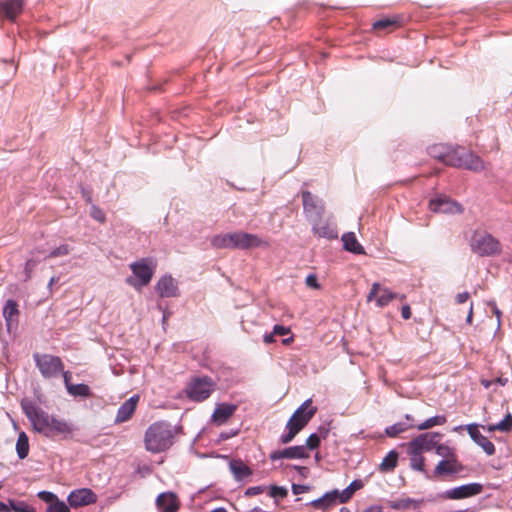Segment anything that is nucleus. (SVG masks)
Returning a JSON list of instances; mask_svg holds the SVG:
<instances>
[{"mask_svg": "<svg viewBox=\"0 0 512 512\" xmlns=\"http://www.w3.org/2000/svg\"><path fill=\"white\" fill-rule=\"evenodd\" d=\"M407 452L410 455V467L413 470L426 473L424 457L421 455V453L419 451H417L416 449L412 448L408 444H407Z\"/></svg>", "mask_w": 512, "mask_h": 512, "instance_id": "nucleus-29", "label": "nucleus"}, {"mask_svg": "<svg viewBox=\"0 0 512 512\" xmlns=\"http://www.w3.org/2000/svg\"><path fill=\"white\" fill-rule=\"evenodd\" d=\"M397 23L398 22L395 19H389V18L379 19L373 23V28L375 30L386 29L391 26H396Z\"/></svg>", "mask_w": 512, "mask_h": 512, "instance_id": "nucleus-43", "label": "nucleus"}, {"mask_svg": "<svg viewBox=\"0 0 512 512\" xmlns=\"http://www.w3.org/2000/svg\"><path fill=\"white\" fill-rule=\"evenodd\" d=\"M263 492H264L263 486H253V487H249L246 489L245 495L246 496H255V495H259Z\"/></svg>", "mask_w": 512, "mask_h": 512, "instance_id": "nucleus-54", "label": "nucleus"}, {"mask_svg": "<svg viewBox=\"0 0 512 512\" xmlns=\"http://www.w3.org/2000/svg\"><path fill=\"white\" fill-rule=\"evenodd\" d=\"M464 466L457 459H443L433 470V477H442L452 474H459Z\"/></svg>", "mask_w": 512, "mask_h": 512, "instance_id": "nucleus-18", "label": "nucleus"}, {"mask_svg": "<svg viewBox=\"0 0 512 512\" xmlns=\"http://www.w3.org/2000/svg\"><path fill=\"white\" fill-rule=\"evenodd\" d=\"M442 437L441 433L438 432H426L418 435L413 438L408 445L412 448L416 449L420 453L423 451H430L432 449H436L440 438Z\"/></svg>", "mask_w": 512, "mask_h": 512, "instance_id": "nucleus-13", "label": "nucleus"}, {"mask_svg": "<svg viewBox=\"0 0 512 512\" xmlns=\"http://www.w3.org/2000/svg\"><path fill=\"white\" fill-rule=\"evenodd\" d=\"M497 428L501 432H510L512 430V415L508 413L502 421L497 423Z\"/></svg>", "mask_w": 512, "mask_h": 512, "instance_id": "nucleus-44", "label": "nucleus"}, {"mask_svg": "<svg viewBox=\"0 0 512 512\" xmlns=\"http://www.w3.org/2000/svg\"><path fill=\"white\" fill-rule=\"evenodd\" d=\"M320 443H321L320 435H318L316 433H312L309 435V437L306 440L305 448L306 449L308 448L310 450H315L320 446Z\"/></svg>", "mask_w": 512, "mask_h": 512, "instance_id": "nucleus-45", "label": "nucleus"}, {"mask_svg": "<svg viewBox=\"0 0 512 512\" xmlns=\"http://www.w3.org/2000/svg\"><path fill=\"white\" fill-rule=\"evenodd\" d=\"M363 512H384V511H383V508L381 506L373 505V506H369L366 509H364Z\"/></svg>", "mask_w": 512, "mask_h": 512, "instance_id": "nucleus-63", "label": "nucleus"}, {"mask_svg": "<svg viewBox=\"0 0 512 512\" xmlns=\"http://www.w3.org/2000/svg\"><path fill=\"white\" fill-rule=\"evenodd\" d=\"M231 243L230 233L219 234L211 239V245L217 249H231Z\"/></svg>", "mask_w": 512, "mask_h": 512, "instance_id": "nucleus-34", "label": "nucleus"}, {"mask_svg": "<svg viewBox=\"0 0 512 512\" xmlns=\"http://www.w3.org/2000/svg\"><path fill=\"white\" fill-rule=\"evenodd\" d=\"M488 305L491 307L493 314L497 317V327L499 328L500 324H501L500 319H501L502 312L497 307L495 301H489Z\"/></svg>", "mask_w": 512, "mask_h": 512, "instance_id": "nucleus-52", "label": "nucleus"}, {"mask_svg": "<svg viewBox=\"0 0 512 512\" xmlns=\"http://www.w3.org/2000/svg\"><path fill=\"white\" fill-rule=\"evenodd\" d=\"M231 249H251L267 246L268 243L256 234L246 233L242 231L230 233Z\"/></svg>", "mask_w": 512, "mask_h": 512, "instance_id": "nucleus-9", "label": "nucleus"}, {"mask_svg": "<svg viewBox=\"0 0 512 512\" xmlns=\"http://www.w3.org/2000/svg\"><path fill=\"white\" fill-rule=\"evenodd\" d=\"M339 502V491L337 489L326 492L320 498L312 500L309 505L315 509L327 510Z\"/></svg>", "mask_w": 512, "mask_h": 512, "instance_id": "nucleus-24", "label": "nucleus"}, {"mask_svg": "<svg viewBox=\"0 0 512 512\" xmlns=\"http://www.w3.org/2000/svg\"><path fill=\"white\" fill-rule=\"evenodd\" d=\"M129 267L133 276L128 277L126 283L140 290L150 283L156 269V262L153 258L146 257L132 262Z\"/></svg>", "mask_w": 512, "mask_h": 512, "instance_id": "nucleus-3", "label": "nucleus"}, {"mask_svg": "<svg viewBox=\"0 0 512 512\" xmlns=\"http://www.w3.org/2000/svg\"><path fill=\"white\" fill-rule=\"evenodd\" d=\"M451 167L463 168L473 172H480L485 168L483 160L478 155L462 147H457Z\"/></svg>", "mask_w": 512, "mask_h": 512, "instance_id": "nucleus-7", "label": "nucleus"}, {"mask_svg": "<svg viewBox=\"0 0 512 512\" xmlns=\"http://www.w3.org/2000/svg\"><path fill=\"white\" fill-rule=\"evenodd\" d=\"M139 397L131 396L119 408L116 414L115 423H123L128 421L135 412Z\"/></svg>", "mask_w": 512, "mask_h": 512, "instance_id": "nucleus-23", "label": "nucleus"}, {"mask_svg": "<svg viewBox=\"0 0 512 512\" xmlns=\"http://www.w3.org/2000/svg\"><path fill=\"white\" fill-rule=\"evenodd\" d=\"M401 315L403 319L408 320L411 317V308L408 304H405L401 308Z\"/></svg>", "mask_w": 512, "mask_h": 512, "instance_id": "nucleus-58", "label": "nucleus"}, {"mask_svg": "<svg viewBox=\"0 0 512 512\" xmlns=\"http://www.w3.org/2000/svg\"><path fill=\"white\" fill-rule=\"evenodd\" d=\"M156 506L160 512H177L180 508V503L175 493L164 492L158 495Z\"/></svg>", "mask_w": 512, "mask_h": 512, "instance_id": "nucleus-20", "label": "nucleus"}, {"mask_svg": "<svg viewBox=\"0 0 512 512\" xmlns=\"http://www.w3.org/2000/svg\"><path fill=\"white\" fill-rule=\"evenodd\" d=\"M381 295L376 299V305L378 307H385L387 306L392 300L398 298V293L392 292L388 288H382Z\"/></svg>", "mask_w": 512, "mask_h": 512, "instance_id": "nucleus-35", "label": "nucleus"}, {"mask_svg": "<svg viewBox=\"0 0 512 512\" xmlns=\"http://www.w3.org/2000/svg\"><path fill=\"white\" fill-rule=\"evenodd\" d=\"M90 216L99 223H104L106 221L104 211L95 204H92L90 207Z\"/></svg>", "mask_w": 512, "mask_h": 512, "instance_id": "nucleus-42", "label": "nucleus"}, {"mask_svg": "<svg viewBox=\"0 0 512 512\" xmlns=\"http://www.w3.org/2000/svg\"><path fill=\"white\" fill-rule=\"evenodd\" d=\"M447 422V418L444 415H436L433 416L427 420H425L423 423L419 424L417 426L418 430H427L431 427L437 426V425H443Z\"/></svg>", "mask_w": 512, "mask_h": 512, "instance_id": "nucleus-36", "label": "nucleus"}, {"mask_svg": "<svg viewBox=\"0 0 512 512\" xmlns=\"http://www.w3.org/2000/svg\"><path fill=\"white\" fill-rule=\"evenodd\" d=\"M479 427L480 425L476 423H471L465 426L471 439L480 446L488 456H491L495 454V446L487 437L481 434Z\"/></svg>", "mask_w": 512, "mask_h": 512, "instance_id": "nucleus-16", "label": "nucleus"}, {"mask_svg": "<svg viewBox=\"0 0 512 512\" xmlns=\"http://www.w3.org/2000/svg\"><path fill=\"white\" fill-rule=\"evenodd\" d=\"M435 452L437 455L442 456L444 459H457L455 449L446 444L438 443Z\"/></svg>", "mask_w": 512, "mask_h": 512, "instance_id": "nucleus-37", "label": "nucleus"}, {"mask_svg": "<svg viewBox=\"0 0 512 512\" xmlns=\"http://www.w3.org/2000/svg\"><path fill=\"white\" fill-rule=\"evenodd\" d=\"M81 194H82V197L84 198V200L86 201V203H91L92 202V195H91V191L85 189V188H82L81 189Z\"/></svg>", "mask_w": 512, "mask_h": 512, "instance_id": "nucleus-61", "label": "nucleus"}, {"mask_svg": "<svg viewBox=\"0 0 512 512\" xmlns=\"http://www.w3.org/2000/svg\"><path fill=\"white\" fill-rule=\"evenodd\" d=\"M236 410H237L236 404H231V403L218 404L212 414L213 423H215L218 426L225 424L228 421V419L235 413Z\"/></svg>", "mask_w": 512, "mask_h": 512, "instance_id": "nucleus-21", "label": "nucleus"}, {"mask_svg": "<svg viewBox=\"0 0 512 512\" xmlns=\"http://www.w3.org/2000/svg\"><path fill=\"white\" fill-rule=\"evenodd\" d=\"M176 429L169 422L158 421L151 424L144 435L147 451L160 453L168 450L174 443Z\"/></svg>", "mask_w": 512, "mask_h": 512, "instance_id": "nucleus-2", "label": "nucleus"}, {"mask_svg": "<svg viewBox=\"0 0 512 512\" xmlns=\"http://www.w3.org/2000/svg\"><path fill=\"white\" fill-rule=\"evenodd\" d=\"M364 486V483L362 480L355 479L353 480L341 493L339 492V503H346L348 502L353 494L362 489Z\"/></svg>", "mask_w": 512, "mask_h": 512, "instance_id": "nucleus-30", "label": "nucleus"}, {"mask_svg": "<svg viewBox=\"0 0 512 512\" xmlns=\"http://www.w3.org/2000/svg\"><path fill=\"white\" fill-rule=\"evenodd\" d=\"M309 489H310V487L307 485H302V484H293L292 485V493L294 495H299V494L305 493V492L309 491Z\"/></svg>", "mask_w": 512, "mask_h": 512, "instance_id": "nucleus-55", "label": "nucleus"}, {"mask_svg": "<svg viewBox=\"0 0 512 512\" xmlns=\"http://www.w3.org/2000/svg\"><path fill=\"white\" fill-rule=\"evenodd\" d=\"M36 265H37V262L35 260H33V259H29L25 263V267H24L25 278H24V281H28L31 278L32 272L35 269Z\"/></svg>", "mask_w": 512, "mask_h": 512, "instance_id": "nucleus-49", "label": "nucleus"}, {"mask_svg": "<svg viewBox=\"0 0 512 512\" xmlns=\"http://www.w3.org/2000/svg\"><path fill=\"white\" fill-rule=\"evenodd\" d=\"M216 383L209 376L194 377L186 387V394L190 400L202 402L215 391Z\"/></svg>", "mask_w": 512, "mask_h": 512, "instance_id": "nucleus-5", "label": "nucleus"}, {"mask_svg": "<svg viewBox=\"0 0 512 512\" xmlns=\"http://www.w3.org/2000/svg\"><path fill=\"white\" fill-rule=\"evenodd\" d=\"M470 248L480 257L497 256L502 251L499 240L486 231H474L470 239Z\"/></svg>", "mask_w": 512, "mask_h": 512, "instance_id": "nucleus-4", "label": "nucleus"}, {"mask_svg": "<svg viewBox=\"0 0 512 512\" xmlns=\"http://www.w3.org/2000/svg\"><path fill=\"white\" fill-rule=\"evenodd\" d=\"M33 358L37 368L44 378H55L64 370V364L58 356L35 353Z\"/></svg>", "mask_w": 512, "mask_h": 512, "instance_id": "nucleus-6", "label": "nucleus"}, {"mask_svg": "<svg viewBox=\"0 0 512 512\" xmlns=\"http://www.w3.org/2000/svg\"><path fill=\"white\" fill-rule=\"evenodd\" d=\"M312 223V231L315 235L320 238H325L328 240H333L338 238V231L335 224L330 222L322 223L321 220L311 222Z\"/></svg>", "mask_w": 512, "mask_h": 512, "instance_id": "nucleus-22", "label": "nucleus"}, {"mask_svg": "<svg viewBox=\"0 0 512 512\" xmlns=\"http://www.w3.org/2000/svg\"><path fill=\"white\" fill-rule=\"evenodd\" d=\"M429 209L432 212L443 214H461L463 212L462 205L446 195H437L430 199Z\"/></svg>", "mask_w": 512, "mask_h": 512, "instance_id": "nucleus-10", "label": "nucleus"}, {"mask_svg": "<svg viewBox=\"0 0 512 512\" xmlns=\"http://www.w3.org/2000/svg\"><path fill=\"white\" fill-rule=\"evenodd\" d=\"M398 457V452L395 450H391L380 463L379 471L382 473L393 471L397 466Z\"/></svg>", "mask_w": 512, "mask_h": 512, "instance_id": "nucleus-31", "label": "nucleus"}, {"mask_svg": "<svg viewBox=\"0 0 512 512\" xmlns=\"http://www.w3.org/2000/svg\"><path fill=\"white\" fill-rule=\"evenodd\" d=\"M229 468L234 478L238 481L243 480L252 475V470L243 463L242 460H231Z\"/></svg>", "mask_w": 512, "mask_h": 512, "instance_id": "nucleus-27", "label": "nucleus"}, {"mask_svg": "<svg viewBox=\"0 0 512 512\" xmlns=\"http://www.w3.org/2000/svg\"><path fill=\"white\" fill-rule=\"evenodd\" d=\"M68 394L73 397L88 398L92 396L90 387L87 384L79 383L68 386Z\"/></svg>", "mask_w": 512, "mask_h": 512, "instance_id": "nucleus-33", "label": "nucleus"}, {"mask_svg": "<svg viewBox=\"0 0 512 512\" xmlns=\"http://www.w3.org/2000/svg\"><path fill=\"white\" fill-rule=\"evenodd\" d=\"M155 290L162 298L178 296V286L170 275L162 276L156 283Z\"/></svg>", "mask_w": 512, "mask_h": 512, "instance_id": "nucleus-19", "label": "nucleus"}, {"mask_svg": "<svg viewBox=\"0 0 512 512\" xmlns=\"http://www.w3.org/2000/svg\"><path fill=\"white\" fill-rule=\"evenodd\" d=\"M16 452L19 459H25L29 453V438L25 432H20L16 442Z\"/></svg>", "mask_w": 512, "mask_h": 512, "instance_id": "nucleus-32", "label": "nucleus"}, {"mask_svg": "<svg viewBox=\"0 0 512 512\" xmlns=\"http://www.w3.org/2000/svg\"><path fill=\"white\" fill-rule=\"evenodd\" d=\"M305 283L310 288H313V289H319L320 288V284L318 283V279H317L316 274H309L306 277Z\"/></svg>", "mask_w": 512, "mask_h": 512, "instance_id": "nucleus-50", "label": "nucleus"}, {"mask_svg": "<svg viewBox=\"0 0 512 512\" xmlns=\"http://www.w3.org/2000/svg\"><path fill=\"white\" fill-rule=\"evenodd\" d=\"M311 403V400L308 399L304 401L300 407H298L295 412L292 414L290 419L287 422V426L298 427L299 432L308 424L311 418L315 415L317 408L311 407L307 410Z\"/></svg>", "mask_w": 512, "mask_h": 512, "instance_id": "nucleus-11", "label": "nucleus"}, {"mask_svg": "<svg viewBox=\"0 0 512 512\" xmlns=\"http://www.w3.org/2000/svg\"><path fill=\"white\" fill-rule=\"evenodd\" d=\"M456 151L457 147L446 144H434L428 147V154L432 158L437 159L448 166H452Z\"/></svg>", "mask_w": 512, "mask_h": 512, "instance_id": "nucleus-15", "label": "nucleus"}, {"mask_svg": "<svg viewBox=\"0 0 512 512\" xmlns=\"http://www.w3.org/2000/svg\"><path fill=\"white\" fill-rule=\"evenodd\" d=\"M25 0H6L2 3L1 8L4 15L14 20L23 10Z\"/></svg>", "mask_w": 512, "mask_h": 512, "instance_id": "nucleus-25", "label": "nucleus"}, {"mask_svg": "<svg viewBox=\"0 0 512 512\" xmlns=\"http://www.w3.org/2000/svg\"><path fill=\"white\" fill-rule=\"evenodd\" d=\"M22 408L34 430L45 437L53 438L58 435L67 437L72 433V427L67 421L49 415L34 403H23Z\"/></svg>", "mask_w": 512, "mask_h": 512, "instance_id": "nucleus-1", "label": "nucleus"}, {"mask_svg": "<svg viewBox=\"0 0 512 512\" xmlns=\"http://www.w3.org/2000/svg\"><path fill=\"white\" fill-rule=\"evenodd\" d=\"M61 374L63 375V380H64L66 390H68V386L72 385V383L70 382L71 373L69 371H66V372L63 371Z\"/></svg>", "mask_w": 512, "mask_h": 512, "instance_id": "nucleus-60", "label": "nucleus"}, {"mask_svg": "<svg viewBox=\"0 0 512 512\" xmlns=\"http://www.w3.org/2000/svg\"><path fill=\"white\" fill-rule=\"evenodd\" d=\"M46 512H70V507L64 501L57 499L48 505Z\"/></svg>", "mask_w": 512, "mask_h": 512, "instance_id": "nucleus-41", "label": "nucleus"}, {"mask_svg": "<svg viewBox=\"0 0 512 512\" xmlns=\"http://www.w3.org/2000/svg\"><path fill=\"white\" fill-rule=\"evenodd\" d=\"M239 433L238 429H230L219 434V440L226 441Z\"/></svg>", "mask_w": 512, "mask_h": 512, "instance_id": "nucleus-51", "label": "nucleus"}, {"mask_svg": "<svg viewBox=\"0 0 512 512\" xmlns=\"http://www.w3.org/2000/svg\"><path fill=\"white\" fill-rule=\"evenodd\" d=\"M11 511L14 512H36V509L30 505H28L25 501H15L9 500V505Z\"/></svg>", "mask_w": 512, "mask_h": 512, "instance_id": "nucleus-39", "label": "nucleus"}, {"mask_svg": "<svg viewBox=\"0 0 512 512\" xmlns=\"http://www.w3.org/2000/svg\"><path fill=\"white\" fill-rule=\"evenodd\" d=\"M37 497L40 500L48 503L49 505H51V503H54L57 499H59L56 494L45 490L38 492Z\"/></svg>", "mask_w": 512, "mask_h": 512, "instance_id": "nucleus-46", "label": "nucleus"}, {"mask_svg": "<svg viewBox=\"0 0 512 512\" xmlns=\"http://www.w3.org/2000/svg\"><path fill=\"white\" fill-rule=\"evenodd\" d=\"M410 427L411 426L407 425L406 423L399 422V423H395V424H393L391 426L386 427L385 433L389 437H396L400 433L405 432L406 430H408Z\"/></svg>", "mask_w": 512, "mask_h": 512, "instance_id": "nucleus-38", "label": "nucleus"}, {"mask_svg": "<svg viewBox=\"0 0 512 512\" xmlns=\"http://www.w3.org/2000/svg\"><path fill=\"white\" fill-rule=\"evenodd\" d=\"M67 501L71 507L78 508L96 503L97 495L89 488H80L71 491Z\"/></svg>", "mask_w": 512, "mask_h": 512, "instance_id": "nucleus-14", "label": "nucleus"}, {"mask_svg": "<svg viewBox=\"0 0 512 512\" xmlns=\"http://www.w3.org/2000/svg\"><path fill=\"white\" fill-rule=\"evenodd\" d=\"M330 429L327 426H319L316 434L320 435V439H326L329 435Z\"/></svg>", "mask_w": 512, "mask_h": 512, "instance_id": "nucleus-59", "label": "nucleus"}, {"mask_svg": "<svg viewBox=\"0 0 512 512\" xmlns=\"http://www.w3.org/2000/svg\"><path fill=\"white\" fill-rule=\"evenodd\" d=\"M483 491V485L480 483L464 484L455 488L448 489L443 496L447 499L459 500L476 496Z\"/></svg>", "mask_w": 512, "mask_h": 512, "instance_id": "nucleus-12", "label": "nucleus"}, {"mask_svg": "<svg viewBox=\"0 0 512 512\" xmlns=\"http://www.w3.org/2000/svg\"><path fill=\"white\" fill-rule=\"evenodd\" d=\"M288 494V490L285 488V487H282V486H276V485H273L270 487V497H274V498H284L286 497Z\"/></svg>", "mask_w": 512, "mask_h": 512, "instance_id": "nucleus-47", "label": "nucleus"}, {"mask_svg": "<svg viewBox=\"0 0 512 512\" xmlns=\"http://www.w3.org/2000/svg\"><path fill=\"white\" fill-rule=\"evenodd\" d=\"M18 316L19 309L17 302L13 299L7 300L3 307V317L6 325L10 327L13 322H17Z\"/></svg>", "mask_w": 512, "mask_h": 512, "instance_id": "nucleus-28", "label": "nucleus"}, {"mask_svg": "<svg viewBox=\"0 0 512 512\" xmlns=\"http://www.w3.org/2000/svg\"><path fill=\"white\" fill-rule=\"evenodd\" d=\"M293 468L296 469L302 477H306L309 473L308 468L304 466L294 465Z\"/></svg>", "mask_w": 512, "mask_h": 512, "instance_id": "nucleus-62", "label": "nucleus"}, {"mask_svg": "<svg viewBox=\"0 0 512 512\" xmlns=\"http://www.w3.org/2000/svg\"><path fill=\"white\" fill-rule=\"evenodd\" d=\"M286 429L288 430L287 433L282 434L280 436V438H279V442L281 444H288V443H290L295 438V436L299 433V428L298 427H293V426H287L286 425Z\"/></svg>", "mask_w": 512, "mask_h": 512, "instance_id": "nucleus-40", "label": "nucleus"}, {"mask_svg": "<svg viewBox=\"0 0 512 512\" xmlns=\"http://www.w3.org/2000/svg\"><path fill=\"white\" fill-rule=\"evenodd\" d=\"M343 247L354 254H365L363 246L358 242L353 232L344 233L342 236Z\"/></svg>", "mask_w": 512, "mask_h": 512, "instance_id": "nucleus-26", "label": "nucleus"}, {"mask_svg": "<svg viewBox=\"0 0 512 512\" xmlns=\"http://www.w3.org/2000/svg\"><path fill=\"white\" fill-rule=\"evenodd\" d=\"M308 457V453L304 445H297L284 448L282 450L272 451L269 455L271 461L280 459H304Z\"/></svg>", "mask_w": 512, "mask_h": 512, "instance_id": "nucleus-17", "label": "nucleus"}, {"mask_svg": "<svg viewBox=\"0 0 512 512\" xmlns=\"http://www.w3.org/2000/svg\"><path fill=\"white\" fill-rule=\"evenodd\" d=\"M303 210L310 222L321 220L325 213L324 201L313 195L310 191H303L301 193Z\"/></svg>", "mask_w": 512, "mask_h": 512, "instance_id": "nucleus-8", "label": "nucleus"}, {"mask_svg": "<svg viewBox=\"0 0 512 512\" xmlns=\"http://www.w3.org/2000/svg\"><path fill=\"white\" fill-rule=\"evenodd\" d=\"M69 246L66 245V244H62L60 245L59 247H56L55 249H53L48 257L50 258H56V257H59V256H64V255H67L69 254Z\"/></svg>", "mask_w": 512, "mask_h": 512, "instance_id": "nucleus-48", "label": "nucleus"}, {"mask_svg": "<svg viewBox=\"0 0 512 512\" xmlns=\"http://www.w3.org/2000/svg\"><path fill=\"white\" fill-rule=\"evenodd\" d=\"M290 333V329L288 327H285L283 325H275L273 328V334L278 336H284Z\"/></svg>", "mask_w": 512, "mask_h": 512, "instance_id": "nucleus-56", "label": "nucleus"}, {"mask_svg": "<svg viewBox=\"0 0 512 512\" xmlns=\"http://www.w3.org/2000/svg\"><path fill=\"white\" fill-rule=\"evenodd\" d=\"M469 293L468 292H462V293H458L456 295V298H455V301L456 303L458 304H462L464 302H466L468 299H469Z\"/></svg>", "mask_w": 512, "mask_h": 512, "instance_id": "nucleus-57", "label": "nucleus"}, {"mask_svg": "<svg viewBox=\"0 0 512 512\" xmlns=\"http://www.w3.org/2000/svg\"><path fill=\"white\" fill-rule=\"evenodd\" d=\"M0 512H11V509L7 504L0 501Z\"/></svg>", "mask_w": 512, "mask_h": 512, "instance_id": "nucleus-64", "label": "nucleus"}, {"mask_svg": "<svg viewBox=\"0 0 512 512\" xmlns=\"http://www.w3.org/2000/svg\"><path fill=\"white\" fill-rule=\"evenodd\" d=\"M380 290H381L380 284L377 282L373 283L372 287L370 289V292L367 295V301L368 302L372 301L376 297V295L378 294V292Z\"/></svg>", "mask_w": 512, "mask_h": 512, "instance_id": "nucleus-53", "label": "nucleus"}]
</instances>
